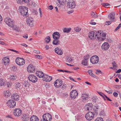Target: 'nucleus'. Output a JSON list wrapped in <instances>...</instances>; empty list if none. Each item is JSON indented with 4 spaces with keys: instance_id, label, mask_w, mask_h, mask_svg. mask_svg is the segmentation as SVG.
Wrapping results in <instances>:
<instances>
[{
    "instance_id": "nucleus-33",
    "label": "nucleus",
    "mask_w": 121,
    "mask_h": 121,
    "mask_svg": "<svg viewBox=\"0 0 121 121\" xmlns=\"http://www.w3.org/2000/svg\"><path fill=\"white\" fill-rule=\"evenodd\" d=\"M58 3L62 5H64L66 1V0H57Z\"/></svg>"
},
{
    "instance_id": "nucleus-10",
    "label": "nucleus",
    "mask_w": 121,
    "mask_h": 121,
    "mask_svg": "<svg viewBox=\"0 0 121 121\" xmlns=\"http://www.w3.org/2000/svg\"><path fill=\"white\" fill-rule=\"evenodd\" d=\"M78 93L76 90H73L70 92V96L71 99H75L78 96Z\"/></svg>"
},
{
    "instance_id": "nucleus-1",
    "label": "nucleus",
    "mask_w": 121,
    "mask_h": 121,
    "mask_svg": "<svg viewBox=\"0 0 121 121\" xmlns=\"http://www.w3.org/2000/svg\"><path fill=\"white\" fill-rule=\"evenodd\" d=\"M52 36L54 39L53 42V44L55 45H56L60 44V41L58 40L60 36V33L57 32H55L52 34Z\"/></svg>"
},
{
    "instance_id": "nucleus-21",
    "label": "nucleus",
    "mask_w": 121,
    "mask_h": 121,
    "mask_svg": "<svg viewBox=\"0 0 121 121\" xmlns=\"http://www.w3.org/2000/svg\"><path fill=\"white\" fill-rule=\"evenodd\" d=\"M101 31L100 32L98 31L96 32L95 34V38L96 40L99 41H100V39L101 38Z\"/></svg>"
},
{
    "instance_id": "nucleus-22",
    "label": "nucleus",
    "mask_w": 121,
    "mask_h": 121,
    "mask_svg": "<svg viewBox=\"0 0 121 121\" xmlns=\"http://www.w3.org/2000/svg\"><path fill=\"white\" fill-rule=\"evenodd\" d=\"M55 52L59 55H61L63 54V52L61 49L58 47H57L55 49Z\"/></svg>"
},
{
    "instance_id": "nucleus-50",
    "label": "nucleus",
    "mask_w": 121,
    "mask_h": 121,
    "mask_svg": "<svg viewBox=\"0 0 121 121\" xmlns=\"http://www.w3.org/2000/svg\"><path fill=\"white\" fill-rule=\"evenodd\" d=\"M96 73L98 74H99V73H100L102 74H104L100 70H96Z\"/></svg>"
},
{
    "instance_id": "nucleus-62",
    "label": "nucleus",
    "mask_w": 121,
    "mask_h": 121,
    "mask_svg": "<svg viewBox=\"0 0 121 121\" xmlns=\"http://www.w3.org/2000/svg\"><path fill=\"white\" fill-rule=\"evenodd\" d=\"M104 96L105 97V98L107 99V100L110 101H112V100L110 99L106 95H104Z\"/></svg>"
},
{
    "instance_id": "nucleus-23",
    "label": "nucleus",
    "mask_w": 121,
    "mask_h": 121,
    "mask_svg": "<svg viewBox=\"0 0 121 121\" xmlns=\"http://www.w3.org/2000/svg\"><path fill=\"white\" fill-rule=\"evenodd\" d=\"M2 62L5 65H8L9 62V58L8 57H4L2 60Z\"/></svg>"
},
{
    "instance_id": "nucleus-2",
    "label": "nucleus",
    "mask_w": 121,
    "mask_h": 121,
    "mask_svg": "<svg viewBox=\"0 0 121 121\" xmlns=\"http://www.w3.org/2000/svg\"><path fill=\"white\" fill-rule=\"evenodd\" d=\"M19 11L22 15L24 16H26V17L28 12V8L26 7L23 6H20L19 7Z\"/></svg>"
},
{
    "instance_id": "nucleus-20",
    "label": "nucleus",
    "mask_w": 121,
    "mask_h": 121,
    "mask_svg": "<svg viewBox=\"0 0 121 121\" xmlns=\"http://www.w3.org/2000/svg\"><path fill=\"white\" fill-rule=\"evenodd\" d=\"M100 109V107L99 105L97 104L96 105L93 107V111L95 112V115H97L98 114L97 111L99 110Z\"/></svg>"
},
{
    "instance_id": "nucleus-11",
    "label": "nucleus",
    "mask_w": 121,
    "mask_h": 121,
    "mask_svg": "<svg viewBox=\"0 0 121 121\" xmlns=\"http://www.w3.org/2000/svg\"><path fill=\"white\" fill-rule=\"evenodd\" d=\"M28 78L30 81L33 83L36 82L38 80V78L36 77L33 75H29Z\"/></svg>"
},
{
    "instance_id": "nucleus-46",
    "label": "nucleus",
    "mask_w": 121,
    "mask_h": 121,
    "mask_svg": "<svg viewBox=\"0 0 121 121\" xmlns=\"http://www.w3.org/2000/svg\"><path fill=\"white\" fill-rule=\"evenodd\" d=\"M99 114L100 115H102L103 116H104L105 115V112L103 110H101L100 111Z\"/></svg>"
},
{
    "instance_id": "nucleus-55",
    "label": "nucleus",
    "mask_w": 121,
    "mask_h": 121,
    "mask_svg": "<svg viewBox=\"0 0 121 121\" xmlns=\"http://www.w3.org/2000/svg\"><path fill=\"white\" fill-rule=\"evenodd\" d=\"M102 4L105 7L108 6L109 5L108 4L106 3H103Z\"/></svg>"
},
{
    "instance_id": "nucleus-35",
    "label": "nucleus",
    "mask_w": 121,
    "mask_h": 121,
    "mask_svg": "<svg viewBox=\"0 0 121 121\" xmlns=\"http://www.w3.org/2000/svg\"><path fill=\"white\" fill-rule=\"evenodd\" d=\"M17 32H18L19 30V27L16 25H13V27H12Z\"/></svg>"
},
{
    "instance_id": "nucleus-13",
    "label": "nucleus",
    "mask_w": 121,
    "mask_h": 121,
    "mask_svg": "<svg viewBox=\"0 0 121 121\" xmlns=\"http://www.w3.org/2000/svg\"><path fill=\"white\" fill-rule=\"evenodd\" d=\"M34 20L33 18L31 17H29L27 20V24L30 26L32 27L33 26Z\"/></svg>"
},
{
    "instance_id": "nucleus-29",
    "label": "nucleus",
    "mask_w": 121,
    "mask_h": 121,
    "mask_svg": "<svg viewBox=\"0 0 121 121\" xmlns=\"http://www.w3.org/2000/svg\"><path fill=\"white\" fill-rule=\"evenodd\" d=\"M30 121H39V120L36 116H33L30 117Z\"/></svg>"
},
{
    "instance_id": "nucleus-39",
    "label": "nucleus",
    "mask_w": 121,
    "mask_h": 121,
    "mask_svg": "<svg viewBox=\"0 0 121 121\" xmlns=\"http://www.w3.org/2000/svg\"><path fill=\"white\" fill-rule=\"evenodd\" d=\"M91 16L93 18L96 17L98 16L96 13L93 12H92L91 13Z\"/></svg>"
},
{
    "instance_id": "nucleus-30",
    "label": "nucleus",
    "mask_w": 121,
    "mask_h": 121,
    "mask_svg": "<svg viewBox=\"0 0 121 121\" xmlns=\"http://www.w3.org/2000/svg\"><path fill=\"white\" fill-rule=\"evenodd\" d=\"M65 60L67 62L70 63L73 61L72 57L69 56H67L65 58Z\"/></svg>"
},
{
    "instance_id": "nucleus-28",
    "label": "nucleus",
    "mask_w": 121,
    "mask_h": 121,
    "mask_svg": "<svg viewBox=\"0 0 121 121\" xmlns=\"http://www.w3.org/2000/svg\"><path fill=\"white\" fill-rule=\"evenodd\" d=\"M29 117V116L27 114L23 115L22 117V120L24 121H26L28 120V119Z\"/></svg>"
},
{
    "instance_id": "nucleus-6",
    "label": "nucleus",
    "mask_w": 121,
    "mask_h": 121,
    "mask_svg": "<svg viewBox=\"0 0 121 121\" xmlns=\"http://www.w3.org/2000/svg\"><path fill=\"white\" fill-rule=\"evenodd\" d=\"M99 58L96 55L93 56L90 59L91 62L92 64H95L98 62Z\"/></svg>"
},
{
    "instance_id": "nucleus-26",
    "label": "nucleus",
    "mask_w": 121,
    "mask_h": 121,
    "mask_svg": "<svg viewBox=\"0 0 121 121\" xmlns=\"http://www.w3.org/2000/svg\"><path fill=\"white\" fill-rule=\"evenodd\" d=\"M95 33L93 31H91L89 33L88 36L91 39H93L94 38Z\"/></svg>"
},
{
    "instance_id": "nucleus-18",
    "label": "nucleus",
    "mask_w": 121,
    "mask_h": 121,
    "mask_svg": "<svg viewBox=\"0 0 121 121\" xmlns=\"http://www.w3.org/2000/svg\"><path fill=\"white\" fill-rule=\"evenodd\" d=\"M93 106V104L91 103H88L85 105V109L86 110L90 111L92 109Z\"/></svg>"
},
{
    "instance_id": "nucleus-48",
    "label": "nucleus",
    "mask_w": 121,
    "mask_h": 121,
    "mask_svg": "<svg viewBox=\"0 0 121 121\" xmlns=\"http://www.w3.org/2000/svg\"><path fill=\"white\" fill-rule=\"evenodd\" d=\"M112 66H113V68L115 69L117 67V65L115 62H113L112 63Z\"/></svg>"
},
{
    "instance_id": "nucleus-64",
    "label": "nucleus",
    "mask_w": 121,
    "mask_h": 121,
    "mask_svg": "<svg viewBox=\"0 0 121 121\" xmlns=\"http://www.w3.org/2000/svg\"><path fill=\"white\" fill-rule=\"evenodd\" d=\"M11 83H9V82H8L7 84V86L8 87H9V86H11Z\"/></svg>"
},
{
    "instance_id": "nucleus-41",
    "label": "nucleus",
    "mask_w": 121,
    "mask_h": 121,
    "mask_svg": "<svg viewBox=\"0 0 121 121\" xmlns=\"http://www.w3.org/2000/svg\"><path fill=\"white\" fill-rule=\"evenodd\" d=\"M50 38L49 36H48L46 37L45 39V41L46 43H49L50 40Z\"/></svg>"
},
{
    "instance_id": "nucleus-4",
    "label": "nucleus",
    "mask_w": 121,
    "mask_h": 121,
    "mask_svg": "<svg viewBox=\"0 0 121 121\" xmlns=\"http://www.w3.org/2000/svg\"><path fill=\"white\" fill-rule=\"evenodd\" d=\"M16 64L18 65L21 66L24 65L25 63V60L22 58H17L15 60Z\"/></svg>"
},
{
    "instance_id": "nucleus-14",
    "label": "nucleus",
    "mask_w": 121,
    "mask_h": 121,
    "mask_svg": "<svg viewBox=\"0 0 121 121\" xmlns=\"http://www.w3.org/2000/svg\"><path fill=\"white\" fill-rule=\"evenodd\" d=\"M22 114L21 110L19 108L15 109L14 110V114L17 117L20 116Z\"/></svg>"
},
{
    "instance_id": "nucleus-25",
    "label": "nucleus",
    "mask_w": 121,
    "mask_h": 121,
    "mask_svg": "<svg viewBox=\"0 0 121 121\" xmlns=\"http://www.w3.org/2000/svg\"><path fill=\"white\" fill-rule=\"evenodd\" d=\"M19 96L17 93L13 94L12 95L11 98L15 100H18Z\"/></svg>"
},
{
    "instance_id": "nucleus-24",
    "label": "nucleus",
    "mask_w": 121,
    "mask_h": 121,
    "mask_svg": "<svg viewBox=\"0 0 121 121\" xmlns=\"http://www.w3.org/2000/svg\"><path fill=\"white\" fill-rule=\"evenodd\" d=\"M36 76H38L39 78L43 77L44 75L42 72L40 71H37L36 72Z\"/></svg>"
},
{
    "instance_id": "nucleus-3",
    "label": "nucleus",
    "mask_w": 121,
    "mask_h": 121,
    "mask_svg": "<svg viewBox=\"0 0 121 121\" xmlns=\"http://www.w3.org/2000/svg\"><path fill=\"white\" fill-rule=\"evenodd\" d=\"M4 21L5 23L10 27H13L14 22L12 19L9 17H7L5 19Z\"/></svg>"
},
{
    "instance_id": "nucleus-19",
    "label": "nucleus",
    "mask_w": 121,
    "mask_h": 121,
    "mask_svg": "<svg viewBox=\"0 0 121 121\" xmlns=\"http://www.w3.org/2000/svg\"><path fill=\"white\" fill-rule=\"evenodd\" d=\"M52 79L51 76H49L46 74L44 75L43 78V80L46 82H50Z\"/></svg>"
},
{
    "instance_id": "nucleus-7",
    "label": "nucleus",
    "mask_w": 121,
    "mask_h": 121,
    "mask_svg": "<svg viewBox=\"0 0 121 121\" xmlns=\"http://www.w3.org/2000/svg\"><path fill=\"white\" fill-rule=\"evenodd\" d=\"M15 102L12 100H8L6 103L7 105L9 107L13 108L16 105Z\"/></svg>"
},
{
    "instance_id": "nucleus-43",
    "label": "nucleus",
    "mask_w": 121,
    "mask_h": 121,
    "mask_svg": "<svg viewBox=\"0 0 121 121\" xmlns=\"http://www.w3.org/2000/svg\"><path fill=\"white\" fill-rule=\"evenodd\" d=\"M90 57V56L89 55H86L84 56V60H85L87 61V60L89 59Z\"/></svg>"
},
{
    "instance_id": "nucleus-40",
    "label": "nucleus",
    "mask_w": 121,
    "mask_h": 121,
    "mask_svg": "<svg viewBox=\"0 0 121 121\" xmlns=\"http://www.w3.org/2000/svg\"><path fill=\"white\" fill-rule=\"evenodd\" d=\"M88 72L89 74L91 76L94 77H95V76L93 73L92 71V70H89L88 71Z\"/></svg>"
},
{
    "instance_id": "nucleus-49",
    "label": "nucleus",
    "mask_w": 121,
    "mask_h": 121,
    "mask_svg": "<svg viewBox=\"0 0 121 121\" xmlns=\"http://www.w3.org/2000/svg\"><path fill=\"white\" fill-rule=\"evenodd\" d=\"M109 88L110 89V90L109 91H108L106 90H105V91L108 94H111L112 93V90L109 87Z\"/></svg>"
},
{
    "instance_id": "nucleus-60",
    "label": "nucleus",
    "mask_w": 121,
    "mask_h": 121,
    "mask_svg": "<svg viewBox=\"0 0 121 121\" xmlns=\"http://www.w3.org/2000/svg\"><path fill=\"white\" fill-rule=\"evenodd\" d=\"M113 94L114 96L115 97L117 96L118 95V93L115 92L113 93Z\"/></svg>"
},
{
    "instance_id": "nucleus-38",
    "label": "nucleus",
    "mask_w": 121,
    "mask_h": 121,
    "mask_svg": "<svg viewBox=\"0 0 121 121\" xmlns=\"http://www.w3.org/2000/svg\"><path fill=\"white\" fill-rule=\"evenodd\" d=\"M71 29L70 28H65L63 30L64 32L69 33Z\"/></svg>"
},
{
    "instance_id": "nucleus-31",
    "label": "nucleus",
    "mask_w": 121,
    "mask_h": 121,
    "mask_svg": "<svg viewBox=\"0 0 121 121\" xmlns=\"http://www.w3.org/2000/svg\"><path fill=\"white\" fill-rule=\"evenodd\" d=\"M4 94L5 97H8L10 95L11 93L9 91L7 90L4 92Z\"/></svg>"
},
{
    "instance_id": "nucleus-53",
    "label": "nucleus",
    "mask_w": 121,
    "mask_h": 121,
    "mask_svg": "<svg viewBox=\"0 0 121 121\" xmlns=\"http://www.w3.org/2000/svg\"><path fill=\"white\" fill-rule=\"evenodd\" d=\"M101 96H102L103 98L104 99V97L103 95H104V94L101 92H97Z\"/></svg>"
},
{
    "instance_id": "nucleus-58",
    "label": "nucleus",
    "mask_w": 121,
    "mask_h": 121,
    "mask_svg": "<svg viewBox=\"0 0 121 121\" xmlns=\"http://www.w3.org/2000/svg\"><path fill=\"white\" fill-rule=\"evenodd\" d=\"M48 8L49 9H50V10H52L53 9V7L52 5H50L48 7Z\"/></svg>"
},
{
    "instance_id": "nucleus-27",
    "label": "nucleus",
    "mask_w": 121,
    "mask_h": 121,
    "mask_svg": "<svg viewBox=\"0 0 121 121\" xmlns=\"http://www.w3.org/2000/svg\"><path fill=\"white\" fill-rule=\"evenodd\" d=\"M101 36L100 39V41H103L106 39V34L105 33H103L102 31L101 34Z\"/></svg>"
},
{
    "instance_id": "nucleus-8",
    "label": "nucleus",
    "mask_w": 121,
    "mask_h": 121,
    "mask_svg": "<svg viewBox=\"0 0 121 121\" xmlns=\"http://www.w3.org/2000/svg\"><path fill=\"white\" fill-rule=\"evenodd\" d=\"M67 4L69 8L71 9L74 8L76 6L75 1L73 0H69Z\"/></svg>"
},
{
    "instance_id": "nucleus-56",
    "label": "nucleus",
    "mask_w": 121,
    "mask_h": 121,
    "mask_svg": "<svg viewBox=\"0 0 121 121\" xmlns=\"http://www.w3.org/2000/svg\"><path fill=\"white\" fill-rule=\"evenodd\" d=\"M121 27V23H120L115 29V30H117Z\"/></svg>"
},
{
    "instance_id": "nucleus-44",
    "label": "nucleus",
    "mask_w": 121,
    "mask_h": 121,
    "mask_svg": "<svg viewBox=\"0 0 121 121\" xmlns=\"http://www.w3.org/2000/svg\"><path fill=\"white\" fill-rule=\"evenodd\" d=\"M74 30L77 32H79L81 30V28L78 27H77L74 28Z\"/></svg>"
},
{
    "instance_id": "nucleus-45",
    "label": "nucleus",
    "mask_w": 121,
    "mask_h": 121,
    "mask_svg": "<svg viewBox=\"0 0 121 121\" xmlns=\"http://www.w3.org/2000/svg\"><path fill=\"white\" fill-rule=\"evenodd\" d=\"M76 119L75 121H76L77 120V121H80L82 118V117L79 115H78L76 117H75Z\"/></svg>"
},
{
    "instance_id": "nucleus-5",
    "label": "nucleus",
    "mask_w": 121,
    "mask_h": 121,
    "mask_svg": "<svg viewBox=\"0 0 121 121\" xmlns=\"http://www.w3.org/2000/svg\"><path fill=\"white\" fill-rule=\"evenodd\" d=\"M94 116V114L93 112H89L86 113L85 116L86 119L89 121H91L93 119Z\"/></svg>"
},
{
    "instance_id": "nucleus-47",
    "label": "nucleus",
    "mask_w": 121,
    "mask_h": 121,
    "mask_svg": "<svg viewBox=\"0 0 121 121\" xmlns=\"http://www.w3.org/2000/svg\"><path fill=\"white\" fill-rule=\"evenodd\" d=\"M95 121H103V119L101 118L97 117Z\"/></svg>"
},
{
    "instance_id": "nucleus-9",
    "label": "nucleus",
    "mask_w": 121,
    "mask_h": 121,
    "mask_svg": "<svg viewBox=\"0 0 121 121\" xmlns=\"http://www.w3.org/2000/svg\"><path fill=\"white\" fill-rule=\"evenodd\" d=\"M35 67L32 64H30L27 68V70L29 73H32L35 72Z\"/></svg>"
},
{
    "instance_id": "nucleus-15",
    "label": "nucleus",
    "mask_w": 121,
    "mask_h": 121,
    "mask_svg": "<svg viewBox=\"0 0 121 121\" xmlns=\"http://www.w3.org/2000/svg\"><path fill=\"white\" fill-rule=\"evenodd\" d=\"M62 84V81L61 80H56L54 83L55 86L56 88L60 87Z\"/></svg>"
},
{
    "instance_id": "nucleus-63",
    "label": "nucleus",
    "mask_w": 121,
    "mask_h": 121,
    "mask_svg": "<svg viewBox=\"0 0 121 121\" xmlns=\"http://www.w3.org/2000/svg\"><path fill=\"white\" fill-rule=\"evenodd\" d=\"M42 117L43 119H41V121H48L46 119H45L42 116Z\"/></svg>"
},
{
    "instance_id": "nucleus-34",
    "label": "nucleus",
    "mask_w": 121,
    "mask_h": 121,
    "mask_svg": "<svg viewBox=\"0 0 121 121\" xmlns=\"http://www.w3.org/2000/svg\"><path fill=\"white\" fill-rule=\"evenodd\" d=\"M17 76L14 75H10V80L12 81L14 80L17 78Z\"/></svg>"
},
{
    "instance_id": "nucleus-36",
    "label": "nucleus",
    "mask_w": 121,
    "mask_h": 121,
    "mask_svg": "<svg viewBox=\"0 0 121 121\" xmlns=\"http://www.w3.org/2000/svg\"><path fill=\"white\" fill-rule=\"evenodd\" d=\"M30 83L27 82H23V85L25 87H28L30 85Z\"/></svg>"
},
{
    "instance_id": "nucleus-61",
    "label": "nucleus",
    "mask_w": 121,
    "mask_h": 121,
    "mask_svg": "<svg viewBox=\"0 0 121 121\" xmlns=\"http://www.w3.org/2000/svg\"><path fill=\"white\" fill-rule=\"evenodd\" d=\"M39 12L40 13V16L41 17H42V12L40 8L39 9Z\"/></svg>"
},
{
    "instance_id": "nucleus-54",
    "label": "nucleus",
    "mask_w": 121,
    "mask_h": 121,
    "mask_svg": "<svg viewBox=\"0 0 121 121\" xmlns=\"http://www.w3.org/2000/svg\"><path fill=\"white\" fill-rule=\"evenodd\" d=\"M20 83H17L16 85V88H18L20 87Z\"/></svg>"
},
{
    "instance_id": "nucleus-17",
    "label": "nucleus",
    "mask_w": 121,
    "mask_h": 121,
    "mask_svg": "<svg viewBox=\"0 0 121 121\" xmlns=\"http://www.w3.org/2000/svg\"><path fill=\"white\" fill-rule=\"evenodd\" d=\"M43 117L46 119L48 121H50L52 119V116L49 113H45L43 115Z\"/></svg>"
},
{
    "instance_id": "nucleus-42",
    "label": "nucleus",
    "mask_w": 121,
    "mask_h": 121,
    "mask_svg": "<svg viewBox=\"0 0 121 121\" xmlns=\"http://www.w3.org/2000/svg\"><path fill=\"white\" fill-rule=\"evenodd\" d=\"M82 63L84 65L86 66L88 65V62L87 61L85 60H84L82 61Z\"/></svg>"
},
{
    "instance_id": "nucleus-57",
    "label": "nucleus",
    "mask_w": 121,
    "mask_h": 121,
    "mask_svg": "<svg viewBox=\"0 0 121 121\" xmlns=\"http://www.w3.org/2000/svg\"><path fill=\"white\" fill-rule=\"evenodd\" d=\"M105 23L106 24V25H110L111 23V22L110 21H108L106 22Z\"/></svg>"
},
{
    "instance_id": "nucleus-32",
    "label": "nucleus",
    "mask_w": 121,
    "mask_h": 121,
    "mask_svg": "<svg viewBox=\"0 0 121 121\" xmlns=\"http://www.w3.org/2000/svg\"><path fill=\"white\" fill-rule=\"evenodd\" d=\"M88 95L87 94L83 93L82 95V98L83 99L87 100L88 99Z\"/></svg>"
},
{
    "instance_id": "nucleus-51",
    "label": "nucleus",
    "mask_w": 121,
    "mask_h": 121,
    "mask_svg": "<svg viewBox=\"0 0 121 121\" xmlns=\"http://www.w3.org/2000/svg\"><path fill=\"white\" fill-rule=\"evenodd\" d=\"M92 101L93 102H96L97 101V98L96 97H94L92 98Z\"/></svg>"
},
{
    "instance_id": "nucleus-16",
    "label": "nucleus",
    "mask_w": 121,
    "mask_h": 121,
    "mask_svg": "<svg viewBox=\"0 0 121 121\" xmlns=\"http://www.w3.org/2000/svg\"><path fill=\"white\" fill-rule=\"evenodd\" d=\"M115 13L114 12H112L109 15L108 18L111 21L114 22L115 20Z\"/></svg>"
},
{
    "instance_id": "nucleus-52",
    "label": "nucleus",
    "mask_w": 121,
    "mask_h": 121,
    "mask_svg": "<svg viewBox=\"0 0 121 121\" xmlns=\"http://www.w3.org/2000/svg\"><path fill=\"white\" fill-rule=\"evenodd\" d=\"M35 57L39 59H43V57L41 56L37 55H35Z\"/></svg>"
},
{
    "instance_id": "nucleus-59",
    "label": "nucleus",
    "mask_w": 121,
    "mask_h": 121,
    "mask_svg": "<svg viewBox=\"0 0 121 121\" xmlns=\"http://www.w3.org/2000/svg\"><path fill=\"white\" fill-rule=\"evenodd\" d=\"M12 69L14 71H16L17 70V67H15V66H13L12 68Z\"/></svg>"
},
{
    "instance_id": "nucleus-12",
    "label": "nucleus",
    "mask_w": 121,
    "mask_h": 121,
    "mask_svg": "<svg viewBox=\"0 0 121 121\" xmlns=\"http://www.w3.org/2000/svg\"><path fill=\"white\" fill-rule=\"evenodd\" d=\"M110 46V45L108 43L105 42L101 46V48L103 51H106L108 49Z\"/></svg>"
},
{
    "instance_id": "nucleus-37",
    "label": "nucleus",
    "mask_w": 121,
    "mask_h": 121,
    "mask_svg": "<svg viewBox=\"0 0 121 121\" xmlns=\"http://www.w3.org/2000/svg\"><path fill=\"white\" fill-rule=\"evenodd\" d=\"M5 81L2 79H0V86H4L5 83Z\"/></svg>"
}]
</instances>
